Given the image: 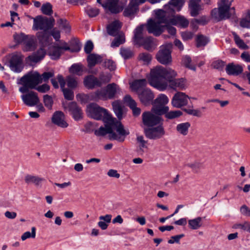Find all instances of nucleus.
Returning <instances> with one entry per match:
<instances>
[{"mask_svg": "<svg viewBox=\"0 0 250 250\" xmlns=\"http://www.w3.org/2000/svg\"><path fill=\"white\" fill-rule=\"evenodd\" d=\"M62 53L60 48L56 44L53 50L50 52V56L52 59H57L60 57Z\"/></svg>", "mask_w": 250, "mask_h": 250, "instance_id": "58", "label": "nucleus"}, {"mask_svg": "<svg viewBox=\"0 0 250 250\" xmlns=\"http://www.w3.org/2000/svg\"><path fill=\"white\" fill-rule=\"evenodd\" d=\"M26 35L23 33H21L20 34L16 33L14 34L13 38L15 42L17 43H23L26 39Z\"/></svg>", "mask_w": 250, "mask_h": 250, "instance_id": "55", "label": "nucleus"}, {"mask_svg": "<svg viewBox=\"0 0 250 250\" xmlns=\"http://www.w3.org/2000/svg\"><path fill=\"white\" fill-rule=\"evenodd\" d=\"M120 54L124 59L126 60L133 56V52L129 48L121 47Z\"/></svg>", "mask_w": 250, "mask_h": 250, "instance_id": "42", "label": "nucleus"}, {"mask_svg": "<svg viewBox=\"0 0 250 250\" xmlns=\"http://www.w3.org/2000/svg\"><path fill=\"white\" fill-rule=\"evenodd\" d=\"M233 228L235 229H241L250 232V222L245 221L243 223L235 224L233 225Z\"/></svg>", "mask_w": 250, "mask_h": 250, "instance_id": "45", "label": "nucleus"}, {"mask_svg": "<svg viewBox=\"0 0 250 250\" xmlns=\"http://www.w3.org/2000/svg\"><path fill=\"white\" fill-rule=\"evenodd\" d=\"M139 59L142 61L145 64H147L151 61L152 57L147 53H143L139 55Z\"/></svg>", "mask_w": 250, "mask_h": 250, "instance_id": "57", "label": "nucleus"}, {"mask_svg": "<svg viewBox=\"0 0 250 250\" xmlns=\"http://www.w3.org/2000/svg\"><path fill=\"white\" fill-rule=\"evenodd\" d=\"M165 12V11L159 9L155 11V17L154 19H149L146 24V28L148 33L153 34L155 36H160L164 31V25H168L167 22H163L165 18H160L159 12Z\"/></svg>", "mask_w": 250, "mask_h": 250, "instance_id": "4", "label": "nucleus"}, {"mask_svg": "<svg viewBox=\"0 0 250 250\" xmlns=\"http://www.w3.org/2000/svg\"><path fill=\"white\" fill-rule=\"evenodd\" d=\"M186 166L190 168L195 173H198L204 167L202 163L197 161L188 163L186 164Z\"/></svg>", "mask_w": 250, "mask_h": 250, "instance_id": "40", "label": "nucleus"}, {"mask_svg": "<svg viewBox=\"0 0 250 250\" xmlns=\"http://www.w3.org/2000/svg\"><path fill=\"white\" fill-rule=\"evenodd\" d=\"M113 110L119 119H121L123 116V109L122 104L119 101H114L112 103Z\"/></svg>", "mask_w": 250, "mask_h": 250, "instance_id": "39", "label": "nucleus"}, {"mask_svg": "<svg viewBox=\"0 0 250 250\" xmlns=\"http://www.w3.org/2000/svg\"><path fill=\"white\" fill-rule=\"evenodd\" d=\"M208 38L203 35H199L196 39V45L197 47H204L208 43Z\"/></svg>", "mask_w": 250, "mask_h": 250, "instance_id": "46", "label": "nucleus"}, {"mask_svg": "<svg viewBox=\"0 0 250 250\" xmlns=\"http://www.w3.org/2000/svg\"><path fill=\"white\" fill-rule=\"evenodd\" d=\"M84 85L89 89H92L95 86H101L102 82L92 75L85 77L83 81Z\"/></svg>", "mask_w": 250, "mask_h": 250, "instance_id": "25", "label": "nucleus"}, {"mask_svg": "<svg viewBox=\"0 0 250 250\" xmlns=\"http://www.w3.org/2000/svg\"><path fill=\"white\" fill-rule=\"evenodd\" d=\"M137 94L141 103L145 105L150 104L154 98V94L148 88H145Z\"/></svg>", "mask_w": 250, "mask_h": 250, "instance_id": "18", "label": "nucleus"}, {"mask_svg": "<svg viewBox=\"0 0 250 250\" xmlns=\"http://www.w3.org/2000/svg\"><path fill=\"white\" fill-rule=\"evenodd\" d=\"M51 122L61 128H66L68 126V123L65 121V115L62 111L55 112L52 116Z\"/></svg>", "mask_w": 250, "mask_h": 250, "instance_id": "19", "label": "nucleus"}, {"mask_svg": "<svg viewBox=\"0 0 250 250\" xmlns=\"http://www.w3.org/2000/svg\"><path fill=\"white\" fill-rule=\"evenodd\" d=\"M191 62V59L188 56H185L183 57L182 59V63L183 64L187 67L192 69L193 70H196V67L194 66H192L190 64Z\"/></svg>", "mask_w": 250, "mask_h": 250, "instance_id": "52", "label": "nucleus"}, {"mask_svg": "<svg viewBox=\"0 0 250 250\" xmlns=\"http://www.w3.org/2000/svg\"><path fill=\"white\" fill-rule=\"evenodd\" d=\"M85 12L90 17H95L99 14V10L97 8H93L90 6H87L84 8Z\"/></svg>", "mask_w": 250, "mask_h": 250, "instance_id": "43", "label": "nucleus"}, {"mask_svg": "<svg viewBox=\"0 0 250 250\" xmlns=\"http://www.w3.org/2000/svg\"><path fill=\"white\" fill-rule=\"evenodd\" d=\"M111 42V47H118L120 44L125 42V36L124 33H120Z\"/></svg>", "mask_w": 250, "mask_h": 250, "instance_id": "41", "label": "nucleus"}, {"mask_svg": "<svg viewBox=\"0 0 250 250\" xmlns=\"http://www.w3.org/2000/svg\"><path fill=\"white\" fill-rule=\"evenodd\" d=\"M144 2H145V0H130L129 4L124 11V15L125 17L133 16L136 12L138 6Z\"/></svg>", "mask_w": 250, "mask_h": 250, "instance_id": "20", "label": "nucleus"}, {"mask_svg": "<svg viewBox=\"0 0 250 250\" xmlns=\"http://www.w3.org/2000/svg\"><path fill=\"white\" fill-rule=\"evenodd\" d=\"M190 127V124L189 122H185L178 124L176 129L179 134L183 136H186L188 133Z\"/></svg>", "mask_w": 250, "mask_h": 250, "instance_id": "33", "label": "nucleus"}, {"mask_svg": "<svg viewBox=\"0 0 250 250\" xmlns=\"http://www.w3.org/2000/svg\"><path fill=\"white\" fill-rule=\"evenodd\" d=\"M160 18H165L163 20V22H167L168 25L179 26L181 27H186L188 25L189 21L184 16L181 15H173L168 11L159 12Z\"/></svg>", "mask_w": 250, "mask_h": 250, "instance_id": "8", "label": "nucleus"}, {"mask_svg": "<svg viewBox=\"0 0 250 250\" xmlns=\"http://www.w3.org/2000/svg\"><path fill=\"white\" fill-rule=\"evenodd\" d=\"M34 89L41 93H46L49 90L50 86L47 84L44 83L41 85L36 86Z\"/></svg>", "mask_w": 250, "mask_h": 250, "instance_id": "61", "label": "nucleus"}, {"mask_svg": "<svg viewBox=\"0 0 250 250\" xmlns=\"http://www.w3.org/2000/svg\"><path fill=\"white\" fill-rule=\"evenodd\" d=\"M64 107L72 116L75 120L78 121L82 118V110L76 102H70Z\"/></svg>", "mask_w": 250, "mask_h": 250, "instance_id": "17", "label": "nucleus"}, {"mask_svg": "<svg viewBox=\"0 0 250 250\" xmlns=\"http://www.w3.org/2000/svg\"><path fill=\"white\" fill-rule=\"evenodd\" d=\"M147 82L145 79L136 80L130 83V86L132 90L135 91L138 94V91L143 90L146 85Z\"/></svg>", "mask_w": 250, "mask_h": 250, "instance_id": "28", "label": "nucleus"}, {"mask_svg": "<svg viewBox=\"0 0 250 250\" xmlns=\"http://www.w3.org/2000/svg\"><path fill=\"white\" fill-rule=\"evenodd\" d=\"M157 61L163 64H167L171 62V52L167 46H162L156 55Z\"/></svg>", "mask_w": 250, "mask_h": 250, "instance_id": "16", "label": "nucleus"}, {"mask_svg": "<svg viewBox=\"0 0 250 250\" xmlns=\"http://www.w3.org/2000/svg\"><path fill=\"white\" fill-rule=\"evenodd\" d=\"M125 102L132 111L133 115L134 116H139L141 110L139 107H137V103L134 100L130 95H126L124 98Z\"/></svg>", "mask_w": 250, "mask_h": 250, "instance_id": "23", "label": "nucleus"}, {"mask_svg": "<svg viewBox=\"0 0 250 250\" xmlns=\"http://www.w3.org/2000/svg\"><path fill=\"white\" fill-rule=\"evenodd\" d=\"M182 114V113L180 110L171 111L170 112L167 111L165 116L168 119H172L180 117Z\"/></svg>", "mask_w": 250, "mask_h": 250, "instance_id": "54", "label": "nucleus"}, {"mask_svg": "<svg viewBox=\"0 0 250 250\" xmlns=\"http://www.w3.org/2000/svg\"><path fill=\"white\" fill-rule=\"evenodd\" d=\"M102 0H97V2L100 4L105 10L109 11L111 13L116 14L123 10L118 3L119 0H105L104 3H102Z\"/></svg>", "mask_w": 250, "mask_h": 250, "instance_id": "13", "label": "nucleus"}, {"mask_svg": "<svg viewBox=\"0 0 250 250\" xmlns=\"http://www.w3.org/2000/svg\"><path fill=\"white\" fill-rule=\"evenodd\" d=\"M226 71L229 75L236 76L243 72V68L240 64L229 63L226 66Z\"/></svg>", "mask_w": 250, "mask_h": 250, "instance_id": "22", "label": "nucleus"}, {"mask_svg": "<svg viewBox=\"0 0 250 250\" xmlns=\"http://www.w3.org/2000/svg\"><path fill=\"white\" fill-rule=\"evenodd\" d=\"M43 102L45 106L49 110H51L52 108V105L53 104V100L51 96L48 95H45L43 97Z\"/></svg>", "mask_w": 250, "mask_h": 250, "instance_id": "47", "label": "nucleus"}, {"mask_svg": "<svg viewBox=\"0 0 250 250\" xmlns=\"http://www.w3.org/2000/svg\"><path fill=\"white\" fill-rule=\"evenodd\" d=\"M168 101L169 100L167 96L164 94H161L155 100L154 103L165 106V104L168 103Z\"/></svg>", "mask_w": 250, "mask_h": 250, "instance_id": "44", "label": "nucleus"}, {"mask_svg": "<svg viewBox=\"0 0 250 250\" xmlns=\"http://www.w3.org/2000/svg\"><path fill=\"white\" fill-rule=\"evenodd\" d=\"M119 90V86L115 83L108 84L105 88L96 91L92 96V99L95 101L112 99L115 97V95Z\"/></svg>", "mask_w": 250, "mask_h": 250, "instance_id": "6", "label": "nucleus"}, {"mask_svg": "<svg viewBox=\"0 0 250 250\" xmlns=\"http://www.w3.org/2000/svg\"><path fill=\"white\" fill-rule=\"evenodd\" d=\"M57 79L60 84L61 88L63 92L65 99L68 100H72L74 98V93L72 90L65 88V81L63 77L59 75Z\"/></svg>", "mask_w": 250, "mask_h": 250, "instance_id": "21", "label": "nucleus"}, {"mask_svg": "<svg viewBox=\"0 0 250 250\" xmlns=\"http://www.w3.org/2000/svg\"><path fill=\"white\" fill-rule=\"evenodd\" d=\"M57 24L60 28L65 30L66 32H69L70 30V27L69 25L68 21L64 19H59L57 21Z\"/></svg>", "mask_w": 250, "mask_h": 250, "instance_id": "50", "label": "nucleus"}, {"mask_svg": "<svg viewBox=\"0 0 250 250\" xmlns=\"http://www.w3.org/2000/svg\"><path fill=\"white\" fill-rule=\"evenodd\" d=\"M24 181L26 183L34 184L36 186H41V183L45 181L43 178L31 175H27L25 176Z\"/></svg>", "mask_w": 250, "mask_h": 250, "instance_id": "31", "label": "nucleus"}, {"mask_svg": "<svg viewBox=\"0 0 250 250\" xmlns=\"http://www.w3.org/2000/svg\"><path fill=\"white\" fill-rule=\"evenodd\" d=\"M169 108L167 106L161 105L158 104L154 105L151 110L156 115H158L161 117L162 115L165 114L168 111Z\"/></svg>", "mask_w": 250, "mask_h": 250, "instance_id": "32", "label": "nucleus"}, {"mask_svg": "<svg viewBox=\"0 0 250 250\" xmlns=\"http://www.w3.org/2000/svg\"><path fill=\"white\" fill-rule=\"evenodd\" d=\"M36 237V228L35 227H32L31 228V232L29 231H26L23 233L21 236V239L22 241H25L26 239L29 238H34Z\"/></svg>", "mask_w": 250, "mask_h": 250, "instance_id": "51", "label": "nucleus"}, {"mask_svg": "<svg viewBox=\"0 0 250 250\" xmlns=\"http://www.w3.org/2000/svg\"><path fill=\"white\" fill-rule=\"evenodd\" d=\"M41 10L43 14L50 16L53 13L52 6L50 3H46L43 4Z\"/></svg>", "mask_w": 250, "mask_h": 250, "instance_id": "48", "label": "nucleus"}, {"mask_svg": "<svg viewBox=\"0 0 250 250\" xmlns=\"http://www.w3.org/2000/svg\"><path fill=\"white\" fill-rule=\"evenodd\" d=\"M241 213L246 217H250V208L245 205L242 206L240 208Z\"/></svg>", "mask_w": 250, "mask_h": 250, "instance_id": "64", "label": "nucleus"}, {"mask_svg": "<svg viewBox=\"0 0 250 250\" xmlns=\"http://www.w3.org/2000/svg\"><path fill=\"white\" fill-rule=\"evenodd\" d=\"M189 99V98L185 93L178 92L173 96L171 104L174 107L181 108L188 104Z\"/></svg>", "mask_w": 250, "mask_h": 250, "instance_id": "15", "label": "nucleus"}, {"mask_svg": "<svg viewBox=\"0 0 250 250\" xmlns=\"http://www.w3.org/2000/svg\"><path fill=\"white\" fill-rule=\"evenodd\" d=\"M70 73L77 75H81L83 72L82 67L78 64H73L69 69Z\"/></svg>", "mask_w": 250, "mask_h": 250, "instance_id": "49", "label": "nucleus"}, {"mask_svg": "<svg viewBox=\"0 0 250 250\" xmlns=\"http://www.w3.org/2000/svg\"><path fill=\"white\" fill-rule=\"evenodd\" d=\"M54 73L53 72H45L42 75H40L41 83L42 82H46L48 80L54 76Z\"/></svg>", "mask_w": 250, "mask_h": 250, "instance_id": "59", "label": "nucleus"}, {"mask_svg": "<svg viewBox=\"0 0 250 250\" xmlns=\"http://www.w3.org/2000/svg\"><path fill=\"white\" fill-rule=\"evenodd\" d=\"M86 112L88 116L97 120L107 121L113 118L106 109L95 103L90 104L87 106Z\"/></svg>", "mask_w": 250, "mask_h": 250, "instance_id": "7", "label": "nucleus"}, {"mask_svg": "<svg viewBox=\"0 0 250 250\" xmlns=\"http://www.w3.org/2000/svg\"><path fill=\"white\" fill-rule=\"evenodd\" d=\"M19 83L22 86L19 88L21 93H26L29 89H34L41 83L40 74L37 71H30L23 76Z\"/></svg>", "mask_w": 250, "mask_h": 250, "instance_id": "3", "label": "nucleus"}, {"mask_svg": "<svg viewBox=\"0 0 250 250\" xmlns=\"http://www.w3.org/2000/svg\"><path fill=\"white\" fill-rule=\"evenodd\" d=\"M103 121L105 123V127L101 126L94 131L97 136H104L108 134L109 140L123 142L130 133L129 129L125 128L121 122L115 118H112Z\"/></svg>", "mask_w": 250, "mask_h": 250, "instance_id": "2", "label": "nucleus"}, {"mask_svg": "<svg viewBox=\"0 0 250 250\" xmlns=\"http://www.w3.org/2000/svg\"><path fill=\"white\" fill-rule=\"evenodd\" d=\"M55 23L53 18L42 17L38 16L33 19V25L32 29L34 30H42L47 31L52 28Z\"/></svg>", "mask_w": 250, "mask_h": 250, "instance_id": "10", "label": "nucleus"}, {"mask_svg": "<svg viewBox=\"0 0 250 250\" xmlns=\"http://www.w3.org/2000/svg\"><path fill=\"white\" fill-rule=\"evenodd\" d=\"M22 94L21 98L23 103L27 106H34L39 104L40 99L37 93L28 90L26 93Z\"/></svg>", "mask_w": 250, "mask_h": 250, "instance_id": "14", "label": "nucleus"}, {"mask_svg": "<svg viewBox=\"0 0 250 250\" xmlns=\"http://www.w3.org/2000/svg\"><path fill=\"white\" fill-rule=\"evenodd\" d=\"M104 66L109 69L110 71L114 70L116 68V64L112 60H107L104 62Z\"/></svg>", "mask_w": 250, "mask_h": 250, "instance_id": "63", "label": "nucleus"}, {"mask_svg": "<svg viewBox=\"0 0 250 250\" xmlns=\"http://www.w3.org/2000/svg\"><path fill=\"white\" fill-rule=\"evenodd\" d=\"M144 26L143 25L137 27L134 31V41L136 44H139L142 42L146 37L144 33Z\"/></svg>", "mask_w": 250, "mask_h": 250, "instance_id": "29", "label": "nucleus"}, {"mask_svg": "<svg viewBox=\"0 0 250 250\" xmlns=\"http://www.w3.org/2000/svg\"><path fill=\"white\" fill-rule=\"evenodd\" d=\"M136 140L137 143H139V151L143 152V148H146V144L147 142L144 140V138L142 135H139L137 136Z\"/></svg>", "mask_w": 250, "mask_h": 250, "instance_id": "53", "label": "nucleus"}, {"mask_svg": "<svg viewBox=\"0 0 250 250\" xmlns=\"http://www.w3.org/2000/svg\"><path fill=\"white\" fill-rule=\"evenodd\" d=\"M102 61L101 56L97 54H91L87 57V62L89 67L95 66L96 64L101 62Z\"/></svg>", "mask_w": 250, "mask_h": 250, "instance_id": "35", "label": "nucleus"}, {"mask_svg": "<svg viewBox=\"0 0 250 250\" xmlns=\"http://www.w3.org/2000/svg\"><path fill=\"white\" fill-rule=\"evenodd\" d=\"M65 81V83H66L68 87L71 89H74L76 88L79 84V81L78 78L75 77L73 75H69L67 76Z\"/></svg>", "mask_w": 250, "mask_h": 250, "instance_id": "38", "label": "nucleus"}, {"mask_svg": "<svg viewBox=\"0 0 250 250\" xmlns=\"http://www.w3.org/2000/svg\"><path fill=\"white\" fill-rule=\"evenodd\" d=\"M144 133L147 138L151 140L160 139L165 134L164 128L161 125L155 127L144 128Z\"/></svg>", "mask_w": 250, "mask_h": 250, "instance_id": "12", "label": "nucleus"}, {"mask_svg": "<svg viewBox=\"0 0 250 250\" xmlns=\"http://www.w3.org/2000/svg\"><path fill=\"white\" fill-rule=\"evenodd\" d=\"M200 1L201 0H190L189 1V8L191 16L195 17L197 16L201 10Z\"/></svg>", "mask_w": 250, "mask_h": 250, "instance_id": "27", "label": "nucleus"}, {"mask_svg": "<svg viewBox=\"0 0 250 250\" xmlns=\"http://www.w3.org/2000/svg\"><path fill=\"white\" fill-rule=\"evenodd\" d=\"M184 0H170V5L173 6L178 11H180L184 4Z\"/></svg>", "mask_w": 250, "mask_h": 250, "instance_id": "56", "label": "nucleus"}, {"mask_svg": "<svg viewBox=\"0 0 250 250\" xmlns=\"http://www.w3.org/2000/svg\"><path fill=\"white\" fill-rule=\"evenodd\" d=\"M46 55V51L42 47L40 48L37 52H34L31 55L26 58V61L36 63L43 59Z\"/></svg>", "mask_w": 250, "mask_h": 250, "instance_id": "24", "label": "nucleus"}, {"mask_svg": "<svg viewBox=\"0 0 250 250\" xmlns=\"http://www.w3.org/2000/svg\"><path fill=\"white\" fill-rule=\"evenodd\" d=\"M121 25L119 21H115L107 26V31L109 35L115 37L121 33Z\"/></svg>", "mask_w": 250, "mask_h": 250, "instance_id": "26", "label": "nucleus"}, {"mask_svg": "<svg viewBox=\"0 0 250 250\" xmlns=\"http://www.w3.org/2000/svg\"><path fill=\"white\" fill-rule=\"evenodd\" d=\"M231 4V1H220L218 3V8H214L211 11L212 18L217 21L229 19L231 15L230 10H234L233 7L230 8Z\"/></svg>", "mask_w": 250, "mask_h": 250, "instance_id": "5", "label": "nucleus"}, {"mask_svg": "<svg viewBox=\"0 0 250 250\" xmlns=\"http://www.w3.org/2000/svg\"><path fill=\"white\" fill-rule=\"evenodd\" d=\"M153 39L151 37H147L142 41L139 45L143 46L145 49L147 50H152L156 46V44L153 42Z\"/></svg>", "mask_w": 250, "mask_h": 250, "instance_id": "34", "label": "nucleus"}, {"mask_svg": "<svg viewBox=\"0 0 250 250\" xmlns=\"http://www.w3.org/2000/svg\"><path fill=\"white\" fill-rule=\"evenodd\" d=\"M142 122L147 127H153L162 123V117L156 115L151 111H145L142 115Z\"/></svg>", "mask_w": 250, "mask_h": 250, "instance_id": "11", "label": "nucleus"}, {"mask_svg": "<svg viewBox=\"0 0 250 250\" xmlns=\"http://www.w3.org/2000/svg\"><path fill=\"white\" fill-rule=\"evenodd\" d=\"M4 65L9 67L10 69L16 72H21L23 69L22 58L18 53H14L6 56L2 59Z\"/></svg>", "mask_w": 250, "mask_h": 250, "instance_id": "9", "label": "nucleus"}, {"mask_svg": "<svg viewBox=\"0 0 250 250\" xmlns=\"http://www.w3.org/2000/svg\"><path fill=\"white\" fill-rule=\"evenodd\" d=\"M23 44L24 46V50L25 51L33 50L36 47V41L34 37L31 35H27Z\"/></svg>", "mask_w": 250, "mask_h": 250, "instance_id": "30", "label": "nucleus"}, {"mask_svg": "<svg viewBox=\"0 0 250 250\" xmlns=\"http://www.w3.org/2000/svg\"><path fill=\"white\" fill-rule=\"evenodd\" d=\"M184 111L189 115H191L196 117H200L201 113L199 110L190 108H185Z\"/></svg>", "mask_w": 250, "mask_h": 250, "instance_id": "62", "label": "nucleus"}, {"mask_svg": "<svg viewBox=\"0 0 250 250\" xmlns=\"http://www.w3.org/2000/svg\"><path fill=\"white\" fill-rule=\"evenodd\" d=\"M188 224L190 229H197L202 226V218L198 217L196 218L189 220Z\"/></svg>", "mask_w": 250, "mask_h": 250, "instance_id": "36", "label": "nucleus"}, {"mask_svg": "<svg viewBox=\"0 0 250 250\" xmlns=\"http://www.w3.org/2000/svg\"><path fill=\"white\" fill-rule=\"evenodd\" d=\"M177 73L170 68L157 66L152 69L148 79L149 84L160 91L167 88L174 90H184L186 83L183 78L176 79Z\"/></svg>", "mask_w": 250, "mask_h": 250, "instance_id": "1", "label": "nucleus"}, {"mask_svg": "<svg viewBox=\"0 0 250 250\" xmlns=\"http://www.w3.org/2000/svg\"><path fill=\"white\" fill-rule=\"evenodd\" d=\"M234 40L236 44L239 48L243 49H248V46L237 35L235 36Z\"/></svg>", "mask_w": 250, "mask_h": 250, "instance_id": "60", "label": "nucleus"}, {"mask_svg": "<svg viewBox=\"0 0 250 250\" xmlns=\"http://www.w3.org/2000/svg\"><path fill=\"white\" fill-rule=\"evenodd\" d=\"M37 36L40 42L42 44L46 45L49 44L50 36L46 31L39 32L37 33Z\"/></svg>", "mask_w": 250, "mask_h": 250, "instance_id": "37", "label": "nucleus"}]
</instances>
